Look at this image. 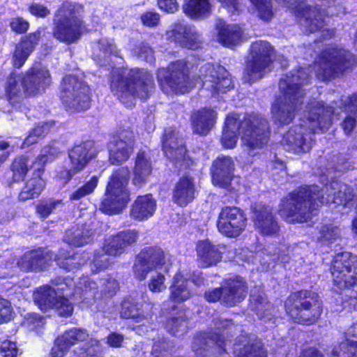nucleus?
Instances as JSON below:
<instances>
[{
  "mask_svg": "<svg viewBox=\"0 0 357 357\" xmlns=\"http://www.w3.org/2000/svg\"><path fill=\"white\" fill-rule=\"evenodd\" d=\"M346 115L342 126L346 134L351 132L357 120V92L342 98L338 108L325 107L324 102L314 101L307 106L305 116L299 126L291 128L283 137L282 143L288 151L296 153L308 152L312 148L313 133L325 132L333 121L340 119V112Z\"/></svg>",
  "mask_w": 357,
  "mask_h": 357,
  "instance_id": "f257e3e1",
  "label": "nucleus"
},
{
  "mask_svg": "<svg viewBox=\"0 0 357 357\" xmlns=\"http://www.w3.org/2000/svg\"><path fill=\"white\" fill-rule=\"evenodd\" d=\"M188 66L183 60L172 62L167 68L158 71V81L165 93H185L194 86L210 91L212 96L224 93L233 87L229 72L222 66L206 63L199 70L195 83L188 80Z\"/></svg>",
  "mask_w": 357,
  "mask_h": 357,
  "instance_id": "f03ea898",
  "label": "nucleus"
},
{
  "mask_svg": "<svg viewBox=\"0 0 357 357\" xmlns=\"http://www.w3.org/2000/svg\"><path fill=\"white\" fill-rule=\"evenodd\" d=\"M338 190L333 196L328 195L326 198L321 194L317 185L306 186L290 193L282 200L279 214L290 223L307 222L313 211L321 204H335V206H349L354 199L352 190L346 184L333 181L330 185H326L324 190Z\"/></svg>",
  "mask_w": 357,
  "mask_h": 357,
  "instance_id": "7ed1b4c3",
  "label": "nucleus"
},
{
  "mask_svg": "<svg viewBox=\"0 0 357 357\" xmlns=\"http://www.w3.org/2000/svg\"><path fill=\"white\" fill-rule=\"evenodd\" d=\"M241 133L242 145L250 156H255L268 141L267 121L258 114L244 116L243 121L236 114H230L225 121L221 142L227 149L234 148L238 139L237 132Z\"/></svg>",
  "mask_w": 357,
  "mask_h": 357,
  "instance_id": "20e7f679",
  "label": "nucleus"
},
{
  "mask_svg": "<svg viewBox=\"0 0 357 357\" xmlns=\"http://www.w3.org/2000/svg\"><path fill=\"white\" fill-rule=\"evenodd\" d=\"M307 70L301 68L296 73L291 72L289 75L281 78L279 83L280 94L271 106L272 119L275 123L288 124L295 117L303 96L300 85L305 83L310 77Z\"/></svg>",
  "mask_w": 357,
  "mask_h": 357,
  "instance_id": "39448f33",
  "label": "nucleus"
},
{
  "mask_svg": "<svg viewBox=\"0 0 357 357\" xmlns=\"http://www.w3.org/2000/svg\"><path fill=\"white\" fill-rule=\"evenodd\" d=\"M153 86V77L146 70L115 68L112 71V92L128 107L134 105L137 98H149Z\"/></svg>",
  "mask_w": 357,
  "mask_h": 357,
  "instance_id": "423d86ee",
  "label": "nucleus"
},
{
  "mask_svg": "<svg viewBox=\"0 0 357 357\" xmlns=\"http://www.w3.org/2000/svg\"><path fill=\"white\" fill-rule=\"evenodd\" d=\"M82 10L83 8L79 4L63 3L54 15V38L66 44L76 43L85 31V26L79 17Z\"/></svg>",
  "mask_w": 357,
  "mask_h": 357,
  "instance_id": "0eeeda50",
  "label": "nucleus"
},
{
  "mask_svg": "<svg viewBox=\"0 0 357 357\" xmlns=\"http://www.w3.org/2000/svg\"><path fill=\"white\" fill-rule=\"evenodd\" d=\"M129 179V170L127 167H120L111 176L107 186L105 197L101 203V210L109 215L121 212L130 201V192L127 185Z\"/></svg>",
  "mask_w": 357,
  "mask_h": 357,
  "instance_id": "6e6552de",
  "label": "nucleus"
},
{
  "mask_svg": "<svg viewBox=\"0 0 357 357\" xmlns=\"http://www.w3.org/2000/svg\"><path fill=\"white\" fill-rule=\"evenodd\" d=\"M138 237V232L130 229L107 237L103 247L94 253L90 264L92 271L95 273L108 268L111 264L109 257H117L123 254L128 247L137 241Z\"/></svg>",
  "mask_w": 357,
  "mask_h": 357,
  "instance_id": "1a4fd4ad",
  "label": "nucleus"
},
{
  "mask_svg": "<svg viewBox=\"0 0 357 357\" xmlns=\"http://www.w3.org/2000/svg\"><path fill=\"white\" fill-rule=\"evenodd\" d=\"M306 290L291 295L285 303L287 313L295 322L301 324L314 323L321 314L322 309L318 296Z\"/></svg>",
  "mask_w": 357,
  "mask_h": 357,
  "instance_id": "9d476101",
  "label": "nucleus"
},
{
  "mask_svg": "<svg viewBox=\"0 0 357 357\" xmlns=\"http://www.w3.org/2000/svg\"><path fill=\"white\" fill-rule=\"evenodd\" d=\"M356 63L353 54L343 49L330 47L325 50L314 64L316 77L326 81Z\"/></svg>",
  "mask_w": 357,
  "mask_h": 357,
  "instance_id": "9b49d317",
  "label": "nucleus"
},
{
  "mask_svg": "<svg viewBox=\"0 0 357 357\" xmlns=\"http://www.w3.org/2000/svg\"><path fill=\"white\" fill-rule=\"evenodd\" d=\"M60 97L63 105L71 112L84 111L90 107L89 86L73 75L63 79Z\"/></svg>",
  "mask_w": 357,
  "mask_h": 357,
  "instance_id": "f8f14e48",
  "label": "nucleus"
},
{
  "mask_svg": "<svg viewBox=\"0 0 357 357\" xmlns=\"http://www.w3.org/2000/svg\"><path fill=\"white\" fill-rule=\"evenodd\" d=\"M273 48L266 41L253 43L250 48V59L245 68L244 79L252 82L261 78L269 70Z\"/></svg>",
  "mask_w": 357,
  "mask_h": 357,
  "instance_id": "ddd939ff",
  "label": "nucleus"
},
{
  "mask_svg": "<svg viewBox=\"0 0 357 357\" xmlns=\"http://www.w3.org/2000/svg\"><path fill=\"white\" fill-rule=\"evenodd\" d=\"M331 274L334 284L340 289L357 285V257L345 252L337 254L333 260Z\"/></svg>",
  "mask_w": 357,
  "mask_h": 357,
  "instance_id": "4468645a",
  "label": "nucleus"
},
{
  "mask_svg": "<svg viewBox=\"0 0 357 357\" xmlns=\"http://www.w3.org/2000/svg\"><path fill=\"white\" fill-rule=\"evenodd\" d=\"M171 257L165 253L161 248L150 247L144 249L137 256L134 265L135 276L140 280L146 278L148 273L155 268H161L165 266L167 272V265L170 262Z\"/></svg>",
  "mask_w": 357,
  "mask_h": 357,
  "instance_id": "2eb2a0df",
  "label": "nucleus"
},
{
  "mask_svg": "<svg viewBox=\"0 0 357 357\" xmlns=\"http://www.w3.org/2000/svg\"><path fill=\"white\" fill-rule=\"evenodd\" d=\"M246 296L245 282L240 277L225 280L221 289H214L205 294L209 302L220 301L227 306H233L242 301Z\"/></svg>",
  "mask_w": 357,
  "mask_h": 357,
  "instance_id": "dca6fc26",
  "label": "nucleus"
},
{
  "mask_svg": "<svg viewBox=\"0 0 357 357\" xmlns=\"http://www.w3.org/2000/svg\"><path fill=\"white\" fill-rule=\"evenodd\" d=\"M54 143L52 145L45 146L35 164V176L28 181L25 190H24V199H33L39 196L45 187V181L41 177L43 167L48 161L54 160L60 153L59 149Z\"/></svg>",
  "mask_w": 357,
  "mask_h": 357,
  "instance_id": "f3484780",
  "label": "nucleus"
},
{
  "mask_svg": "<svg viewBox=\"0 0 357 357\" xmlns=\"http://www.w3.org/2000/svg\"><path fill=\"white\" fill-rule=\"evenodd\" d=\"M282 6L292 9L301 18V24L306 31L315 32L322 30L326 24L323 15L317 7L298 4V0H277Z\"/></svg>",
  "mask_w": 357,
  "mask_h": 357,
  "instance_id": "a211bd4d",
  "label": "nucleus"
},
{
  "mask_svg": "<svg viewBox=\"0 0 357 357\" xmlns=\"http://www.w3.org/2000/svg\"><path fill=\"white\" fill-rule=\"evenodd\" d=\"M100 284L101 286L98 287L94 281L88 277L81 278L75 283L72 294L75 299H82V302L89 304L91 301L94 299L98 288L100 289L101 292L112 296L119 287L117 281L110 277L101 280Z\"/></svg>",
  "mask_w": 357,
  "mask_h": 357,
  "instance_id": "6ab92c4d",
  "label": "nucleus"
},
{
  "mask_svg": "<svg viewBox=\"0 0 357 357\" xmlns=\"http://www.w3.org/2000/svg\"><path fill=\"white\" fill-rule=\"evenodd\" d=\"M246 219L237 207L226 206L222 208L217 221L218 231L228 237L239 236L245 227Z\"/></svg>",
  "mask_w": 357,
  "mask_h": 357,
  "instance_id": "aec40b11",
  "label": "nucleus"
},
{
  "mask_svg": "<svg viewBox=\"0 0 357 357\" xmlns=\"http://www.w3.org/2000/svg\"><path fill=\"white\" fill-rule=\"evenodd\" d=\"M224 339V334H200L195 338L192 344L193 351L197 357H212L216 351L219 354L223 351L227 352L228 342H225Z\"/></svg>",
  "mask_w": 357,
  "mask_h": 357,
  "instance_id": "412c9836",
  "label": "nucleus"
},
{
  "mask_svg": "<svg viewBox=\"0 0 357 357\" xmlns=\"http://www.w3.org/2000/svg\"><path fill=\"white\" fill-rule=\"evenodd\" d=\"M134 134L130 130H123L109 144V161L119 165L128 160L134 151Z\"/></svg>",
  "mask_w": 357,
  "mask_h": 357,
  "instance_id": "4be33fe9",
  "label": "nucleus"
},
{
  "mask_svg": "<svg viewBox=\"0 0 357 357\" xmlns=\"http://www.w3.org/2000/svg\"><path fill=\"white\" fill-rule=\"evenodd\" d=\"M167 37L182 47L192 50L198 48L202 42L201 35L194 26L180 21L167 31Z\"/></svg>",
  "mask_w": 357,
  "mask_h": 357,
  "instance_id": "5701e85b",
  "label": "nucleus"
},
{
  "mask_svg": "<svg viewBox=\"0 0 357 357\" xmlns=\"http://www.w3.org/2000/svg\"><path fill=\"white\" fill-rule=\"evenodd\" d=\"M203 282L202 278L198 275H195L192 280L183 277L181 273L176 274L173 278L172 285L169 287V300L173 303H180L189 299L193 293L190 287V283L192 282L199 286Z\"/></svg>",
  "mask_w": 357,
  "mask_h": 357,
  "instance_id": "b1692460",
  "label": "nucleus"
},
{
  "mask_svg": "<svg viewBox=\"0 0 357 357\" xmlns=\"http://www.w3.org/2000/svg\"><path fill=\"white\" fill-rule=\"evenodd\" d=\"M162 143L163 151L169 159L188 165L186 150L183 145V140L178 138L174 129L169 128L165 130Z\"/></svg>",
  "mask_w": 357,
  "mask_h": 357,
  "instance_id": "393cba45",
  "label": "nucleus"
},
{
  "mask_svg": "<svg viewBox=\"0 0 357 357\" xmlns=\"http://www.w3.org/2000/svg\"><path fill=\"white\" fill-rule=\"evenodd\" d=\"M254 221L257 229L264 236L278 233L279 227L272 215L270 206L257 204L254 207Z\"/></svg>",
  "mask_w": 357,
  "mask_h": 357,
  "instance_id": "a878e982",
  "label": "nucleus"
},
{
  "mask_svg": "<svg viewBox=\"0 0 357 357\" xmlns=\"http://www.w3.org/2000/svg\"><path fill=\"white\" fill-rule=\"evenodd\" d=\"M254 221L257 229L264 236L278 233L279 227L272 215L270 206L257 204L254 207Z\"/></svg>",
  "mask_w": 357,
  "mask_h": 357,
  "instance_id": "bb28decb",
  "label": "nucleus"
},
{
  "mask_svg": "<svg viewBox=\"0 0 357 357\" xmlns=\"http://www.w3.org/2000/svg\"><path fill=\"white\" fill-rule=\"evenodd\" d=\"M234 166V162L230 157H218L213 163V183L215 185L227 188L233 178Z\"/></svg>",
  "mask_w": 357,
  "mask_h": 357,
  "instance_id": "cd10ccee",
  "label": "nucleus"
},
{
  "mask_svg": "<svg viewBox=\"0 0 357 357\" xmlns=\"http://www.w3.org/2000/svg\"><path fill=\"white\" fill-rule=\"evenodd\" d=\"M29 82L26 86V93L31 95L40 92L49 86L51 82L50 75L45 68L40 64L36 65L24 77V83Z\"/></svg>",
  "mask_w": 357,
  "mask_h": 357,
  "instance_id": "c85d7f7f",
  "label": "nucleus"
},
{
  "mask_svg": "<svg viewBox=\"0 0 357 357\" xmlns=\"http://www.w3.org/2000/svg\"><path fill=\"white\" fill-rule=\"evenodd\" d=\"M151 307L149 304H139L133 298H128L122 302L121 316L125 319H132L140 323L151 317Z\"/></svg>",
  "mask_w": 357,
  "mask_h": 357,
  "instance_id": "c756f323",
  "label": "nucleus"
},
{
  "mask_svg": "<svg viewBox=\"0 0 357 357\" xmlns=\"http://www.w3.org/2000/svg\"><path fill=\"white\" fill-rule=\"evenodd\" d=\"M238 342L233 348V352L237 357H267V352L261 341L254 337H243Z\"/></svg>",
  "mask_w": 357,
  "mask_h": 357,
  "instance_id": "7c9ffc66",
  "label": "nucleus"
},
{
  "mask_svg": "<svg viewBox=\"0 0 357 357\" xmlns=\"http://www.w3.org/2000/svg\"><path fill=\"white\" fill-rule=\"evenodd\" d=\"M195 185L189 176L180 178L173 190V202L180 206H185L195 198Z\"/></svg>",
  "mask_w": 357,
  "mask_h": 357,
  "instance_id": "2f4dec72",
  "label": "nucleus"
},
{
  "mask_svg": "<svg viewBox=\"0 0 357 357\" xmlns=\"http://www.w3.org/2000/svg\"><path fill=\"white\" fill-rule=\"evenodd\" d=\"M216 119L213 109L204 108L194 112L191 115L192 129L195 132L205 135L212 129Z\"/></svg>",
  "mask_w": 357,
  "mask_h": 357,
  "instance_id": "473e14b6",
  "label": "nucleus"
},
{
  "mask_svg": "<svg viewBox=\"0 0 357 357\" xmlns=\"http://www.w3.org/2000/svg\"><path fill=\"white\" fill-rule=\"evenodd\" d=\"M68 155L71 165L80 172L95 156L93 143L86 142L76 145L69 151Z\"/></svg>",
  "mask_w": 357,
  "mask_h": 357,
  "instance_id": "72a5a7b5",
  "label": "nucleus"
},
{
  "mask_svg": "<svg viewBox=\"0 0 357 357\" xmlns=\"http://www.w3.org/2000/svg\"><path fill=\"white\" fill-rule=\"evenodd\" d=\"M196 251L198 261L203 267L215 265L222 257L218 246L213 245L208 240L199 241Z\"/></svg>",
  "mask_w": 357,
  "mask_h": 357,
  "instance_id": "f704fd0d",
  "label": "nucleus"
},
{
  "mask_svg": "<svg viewBox=\"0 0 357 357\" xmlns=\"http://www.w3.org/2000/svg\"><path fill=\"white\" fill-rule=\"evenodd\" d=\"M155 208L156 202L151 195L138 196L132 204L130 216L135 220L143 221L151 218Z\"/></svg>",
  "mask_w": 357,
  "mask_h": 357,
  "instance_id": "c9c22d12",
  "label": "nucleus"
},
{
  "mask_svg": "<svg viewBox=\"0 0 357 357\" xmlns=\"http://www.w3.org/2000/svg\"><path fill=\"white\" fill-rule=\"evenodd\" d=\"M218 40L225 47L236 45L242 38L241 28L237 25H228L222 20H218L215 24Z\"/></svg>",
  "mask_w": 357,
  "mask_h": 357,
  "instance_id": "e433bc0d",
  "label": "nucleus"
},
{
  "mask_svg": "<svg viewBox=\"0 0 357 357\" xmlns=\"http://www.w3.org/2000/svg\"><path fill=\"white\" fill-rule=\"evenodd\" d=\"M329 357H357V324L348 329L346 341L334 348Z\"/></svg>",
  "mask_w": 357,
  "mask_h": 357,
  "instance_id": "4c0bfd02",
  "label": "nucleus"
},
{
  "mask_svg": "<svg viewBox=\"0 0 357 357\" xmlns=\"http://www.w3.org/2000/svg\"><path fill=\"white\" fill-rule=\"evenodd\" d=\"M152 172V165L148 154L144 151L138 152L133 170V184L141 186L145 183Z\"/></svg>",
  "mask_w": 357,
  "mask_h": 357,
  "instance_id": "58836bf2",
  "label": "nucleus"
},
{
  "mask_svg": "<svg viewBox=\"0 0 357 357\" xmlns=\"http://www.w3.org/2000/svg\"><path fill=\"white\" fill-rule=\"evenodd\" d=\"M183 10L191 19L200 20L211 15L212 5L210 0H183Z\"/></svg>",
  "mask_w": 357,
  "mask_h": 357,
  "instance_id": "ea45409f",
  "label": "nucleus"
},
{
  "mask_svg": "<svg viewBox=\"0 0 357 357\" xmlns=\"http://www.w3.org/2000/svg\"><path fill=\"white\" fill-rule=\"evenodd\" d=\"M53 254L44 250H37L24 256V269L36 271L45 268L52 260Z\"/></svg>",
  "mask_w": 357,
  "mask_h": 357,
  "instance_id": "a19ab883",
  "label": "nucleus"
},
{
  "mask_svg": "<svg viewBox=\"0 0 357 357\" xmlns=\"http://www.w3.org/2000/svg\"><path fill=\"white\" fill-rule=\"evenodd\" d=\"M93 235L94 232L89 226L77 227L66 232L65 241L70 245L79 247L91 242Z\"/></svg>",
  "mask_w": 357,
  "mask_h": 357,
  "instance_id": "79ce46f5",
  "label": "nucleus"
},
{
  "mask_svg": "<svg viewBox=\"0 0 357 357\" xmlns=\"http://www.w3.org/2000/svg\"><path fill=\"white\" fill-rule=\"evenodd\" d=\"M109 55L120 57L119 51L112 40L102 38L94 45L93 56L94 59L98 60L101 66L105 65V59Z\"/></svg>",
  "mask_w": 357,
  "mask_h": 357,
  "instance_id": "37998d69",
  "label": "nucleus"
},
{
  "mask_svg": "<svg viewBox=\"0 0 357 357\" xmlns=\"http://www.w3.org/2000/svg\"><path fill=\"white\" fill-rule=\"evenodd\" d=\"M250 301V308L256 312L259 319L271 320V311H273L274 309L270 303L266 301V298L264 296L262 291L256 295L255 292L252 291Z\"/></svg>",
  "mask_w": 357,
  "mask_h": 357,
  "instance_id": "c03bdc74",
  "label": "nucleus"
},
{
  "mask_svg": "<svg viewBox=\"0 0 357 357\" xmlns=\"http://www.w3.org/2000/svg\"><path fill=\"white\" fill-rule=\"evenodd\" d=\"M59 297L55 289L49 286L42 287L33 293L34 301L42 310L54 306Z\"/></svg>",
  "mask_w": 357,
  "mask_h": 357,
  "instance_id": "a18cd8bd",
  "label": "nucleus"
},
{
  "mask_svg": "<svg viewBox=\"0 0 357 357\" xmlns=\"http://www.w3.org/2000/svg\"><path fill=\"white\" fill-rule=\"evenodd\" d=\"M22 86V77L20 75H11L8 79L6 92L9 101L15 107L20 108V88Z\"/></svg>",
  "mask_w": 357,
  "mask_h": 357,
  "instance_id": "49530a36",
  "label": "nucleus"
},
{
  "mask_svg": "<svg viewBox=\"0 0 357 357\" xmlns=\"http://www.w3.org/2000/svg\"><path fill=\"white\" fill-rule=\"evenodd\" d=\"M86 259H88V254L86 253L70 255L69 253L66 254L61 251L56 261L61 268L68 271H73L77 268V265L84 264Z\"/></svg>",
  "mask_w": 357,
  "mask_h": 357,
  "instance_id": "de8ad7c7",
  "label": "nucleus"
},
{
  "mask_svg": "<svg viewBox=\"0 0 357 357\" xmlns=\"http://www.w3.org/2000/svg\"><path fill=\"white\" fill-rule=\"evenodd\" d=\"M53 125V121L39 123L29 131L26 137L24 140V144L29 146L37 143L51 130Z\"/></svg>",
  "mask_w": 357,
  "mask_h": 357,
  "instance_id": "09e8293b",
  "label": "nucleus"
},
{
  "mask_svg": "<svg viewBox=\"0 0 357 357\" xmlns=\"http://www.w3.org/2000/svg\"><path fill=\"white\" fill-rule=\"evenodd\" d=\"M59 342L62 341L70 348L72 346L84 342L89 338V334L86 330L83 328H73L66 331L63 335L58 337Z\"/></svg>",
  "mask_w": 357,
  "mask_h": 357,
  "instance_id": "8fccbe9b",
  "label": "nucleus"
},
{
  "mask_svg": "<svg viewBox=\"0 0 357 357\" xmlns=\"http://www.w3.org/2000/svg\"><path fill=\"white\" fill-rule=\"evenodd\" d=\"M243 252L246 254L249 253V255H246L245 257H242L243 260L255 264L259 263L262 266L263 271H267L271 268V263L269 262V259L271 257L268 255H266L265 257L264 252L263 251L259 250L254 253L252 251L245 250H243Z\"/></svg>",
  "mask_w": 357,
  "mask_h": 357,
  "instance_id": "3c124183",
  "label": "nucleus"
},
{
  "mask_svg": "<svg viewBox=\"0 0 357 357\" xmlns=\"http://www.w3.org/2000/svg\"><path fill=\"white\" fill-rule=\"evenodd\" d=\"M256 8L259 17L265 21L270 20L273 16L271 0H250Z\"/></svg>",
  "mask_w": 357,
  "mask_h": 357,
  "instance_id": "603ef678",
  "label": "nucleus"
},
{
  "mask_svg": "<svg viewBox=\"0 0 357 357\" xmlns=\"http://www.w3.org/2000/svg\"><path fill=\"white\" fill-rule=\"evenodd\" d=\"M340 229L331 225H324L319 231V241L325 244H331L340 236Z\"/></svg>",
  "mask_w": 357,
  "mask_h": 357,
  "instance_id": "864d4df0",
  "label": "nucleus"
},
{
  "mask_svg": "<svg viewBox=\"0 0 357 357\" xmlns=\"http://www.w3.org/2000/svg\"><path fill=\"white\" fill-rule=\"evenodd\" d=\"M98 183V177L93 176L83 186L80 187L72 193L70 195V199L78 200L88 195H90L96 188Z\"/></svg>",
  "mask_w": 357,
  "mask_h": 357,
  "instance_id": "5fc2aeb1",
  "label": "nucleus"
},
{
  "mask_svg": "<svg viewBox=\"0 0 357 357\" xmlns=\"http://www.w3.org/2000/svg\"><path fill=\"white\" fill-rule=\"evenodd\" d=\"M165 277L162 273L152 274L149 280L148 288L153 293H160L166 289Z\"/></svg>",
  "mask_w": 357,
  "mask_h": 357,
  "instance_id": "6e6d98bb",
  "label": "nucleus"
},
{
  "mask_svg": "<svg viewBox=\"0 0 357 357\" xmlns=\"http://www.w3.org/2000/svg\"><path fill=\"white\" fill-rule=\"evenodd\" d=\"M51 308H54L58 314L62 317H69L73 312V304L63 296H59Z\"/></svg>",
  "mask_w": 357,
  "mask_h": 357,
  "instance_id": "4d7b16f0",
  "label": "nucleus"
},
{
  "mask_svg": "<svg viewBox=\"0 0 357 357\" xmlns=\"http://www.w3.org/2000/svg\"><path fill=\"white\" fill-rule=\"evenodd\" d=\"M167 328L174 335L181 336L187 331V324L183 318H173L169 321Z\"/></svg>",
  "mask_w": 357,
  "mask_h": 357,
  "instance_id": "13d9d810",
  "label": "nucleus"
},
{
  "mask_svg": "<svg viewBox=\"0 0 357 357\" xmlns=\"http://www.w3.org/2000/svg\"><path fill=\"white\" fill-rule=\"evenodd\" d=\"M61 204V202L60 200L50 199L43 202L38 205L37 212L41 217L46 218L53 211L54 209L56 208L58 205Z\"/></svg>",
  "mask_w": 357,
  "mask_h": 357,
  "instance_id": "bf43d9fd",
  "label": "nucleus"
},
{
  "mask_svg": "<svg viewBox=\"0 0 357 357\" xmlns=\"http://www.w3.org/2000/svg\"><path fill=\"white\" fill-rule=\"evenodd\" d=\"M134 54L148 63H152L154 61L153 50L147 44H139L134 50Z\"/></svg>",
  "mask_w": 357,
  "mask_h": 357,
  "instance_id": "052dcab7",
  "label": "nucleus"
},
{
  "mask_svg": "<svg viewBox=\"0 0 357 357\" xmlns=\"http://www.w3.org/2000/svg\"><path fill=\"white\" fill-rule=\"evenodd\" d=\"M11 314L10 303L7 300L0 298V324L8 321Z\"/></svg>",
  "mask_w": 357,
  "mask_h": 357,
  "instance_id": "680f3d73",
  "label": "nucleus"
},
{
  "mask_svg": "<svg viewBox=\"0 0 357 357\" xmlns=\"http://www.w3.org/2000/svg\"><path fill=\"white\" fill-rule=\"evenodd\" d=\"M40 33L39 31L35 32L30 34L26 40H24V57L25 54H29L33 51L40 38Z\"/></svg>",
  "mask_w": 357,
  "mask_h": 357,
  "instance_id": "e2e57ef3",
  "label": "nucleus"
},
{
  "mask_svg": "<svg viewBox=\"0 0 357 357\" xmlns=\"http://www.w3.org/2000/svg\"><path fill=\"white\" fill-rule=\"evenodd\" d=\"M79 171L71 165L70 169H63L58 172L56 178L61 184H66Z\"/></svg>",
  "mask_w": 357,
  "mask_h": 357,
  "instance_id": "0e129e2a",
  "label": "nucleus"
},
{
  "mask_svg": "<svg viewBox=\"0 0 357 357\" xmlns=\"http://www.w3.org/2000/svg\"><path fill=\"white\" fill-rule=\"evenodd\" d=\"M69 349L70 348L65 344V342H63L62 341L59 342V338L57 337L55 340L54 345L52 349L50 356L51 357H64Z\"/></svg>",
  "mask_w": 357,
  "mask_h": 357,
  "instance_id": "69168bd1",
  "label": "nucleus"
},
{
  "mask_svg": "<svg viewBox=\"0 0 357 357\" xmlns=\"http://www.w3.org/2000/svg\"><path fill=\"white\" fill-rule=\"evenodd\" d=\"M0 353L3 357H16L17 348L15 342L4 341L0 347Z\"/></svg>",
  "mask_w": 357,
  "mask_h": 357,
  "instance_id": "338daca9",
  "label": "nucleus"
},
{
  "mask_svg": "<svg viewBox=\"0 0 357 357\" xmlns=\"http://www.w3.org/2000/svg\"><path fill=\"white\" fill-rule=\"evenodd\" d=\"M231 14L238 13L241 10L240 0H217Z\"/></svg>",
  "mask_w": 357,
  "mask_h": 357,
  "instance_id": "774afa93",
  "label": "nucleus"
}]
</instances>
